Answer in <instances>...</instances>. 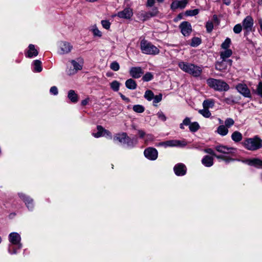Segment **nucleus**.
Segmentation results:
<instances>
[{
    "label": "nucleus",
    "mask_w": 262,
    "mask_h": 262,
    "mask_svg": "<svg viewBox=\"0 0 262 262\" xmlns=\"http://www.w3.org/2000/svg\"><path fill=\"white\" fill-rule=\"evenodd\" d=\"M178 66L182 71L194 77H199L202 73L201 67L191 63L181 61L178 63Z\"/></svg>",
    "instance_id": "f257e3e1"
},
{
    "label": "nucleus",
    "mask_w": 262,
    "mask_h": 262,
    "mask_svg": "<svg viewBox=\"0 0 262 262\" xmlns=\"http://www.w3.org/2000/svg\"><path fill=\"white\" fill-rule=\"evenodd\" d=\"M9 241L10 243L8 247L9 253L11 254H16L17 250L20 249L22 247L20 235L16 232L11 233L9 235Z\"/></svg>",
    "instance_id": "f03ea898"
},
{
    "label": "nucleus",
    "mask_w": 262,
    "mask_h": 262,
    "mask_svg": "<svg viewBox=\"0 0 262 262\" xmlns=\"http://www.w3.org/2000/svg\"><path fill=\"white\" fill-rule=\"evenodd\" d=\"M243 145L247 150L255 151L262 148V140L258 136L246 139Z\"/></svg>",
    "instance_id": "7ed1b4c3"
},
{
    "label": "nucleus",
    "mask_w": 262,
    "mask_h": 262,
    "mask_svg": "<svg viewBox=\"0 0 262 262\" xmlns=\"http://www.w3.org/2000/svg\"><path fill=\"white\" fill-rule=\"evenodd\" d=\"M140 48L142 52L148 55H157L159 53V49L151 42L143 39L140 42Z\"/></svg>",
    "instance_id": "20e7f679"
},
{
    "label": "nucleus",
    "mask_w": 262,
    "mask_h": 262,
    "mask_svg": "<svg viewBox=\"0 0 262 262\" xmlns=\"http://www.w3.org/2000/svg\"><path fill=\"white\" fill-rule=\"evenodd\" d=\"M207 84L211 88L218 91H227L229 86L225 82L214 78H209L207 80Z\"/></svg>",
    "instance_id": "39448f33"
},
{
    "label": "nucleus",
    "mask_w": 262,
    "mask_h": 262,
    "mask_svg": "<svg viewBox=\"0 0 262 262\" xmlns=\"http://www.w3.org/2000/svg\"><path fill=\"white\" fill-rule=\"evenodd\" d=\"M187 145L185 140H170L165 142L159 143L157 145L158 146L167 147H184Z\"/></svg>",
    "instance_id": "423d86ee"
},
{
    "label": "nucleus",
    "mask_w": 262,
    "mask_h": 262,
    "mask_svg": "<svg viewBox=\"0 0 262 262\" xmlns=\"http://www.w3.org/2000/svg\"><path fill=\"white\" fill-rule=\"evenodd\" d=\"M73 49L71 43L66 41H60L58 43L57 53L60 55L69 53Z\"/></svg>",
    "instance_id": "0eeeda50"
},
{
    "label": "nucleus",
    "mask_w": 262,
    "mask_h": 262,
    "mask_svg": "<svg viewBox=\"0 0 262 262\" xmlns=\"http://www.w3.org/2000/svg\"><path fill=\"white\" fill-rule=\"evenodd\" d=\"M215 149L218 152L224 154H234L236 151L235 148L228 147L223 145L216 146Z\"/></svg>",
    "instance_id": "6e6552de"
},
{
    "label": "nucleus",
    "mask_w": 262,
    "mask_h": 262,
    "mask_svg": "<svg viewBox=\"0 0 262 262\" xmlns=\"http://www.w3.org/2000/svg\"><path fill=\"white\" fill-rule=\"evenodd\" d=\"M144 156L150 160H155L158 157V151L152 147L146 148L144 152Z\"/></svg>",
    "instance_id": "1a4fd4ad"
},
{
    "label": "nucleus",
    "mask_w": 262,
    "mask_h": 262,
    "mask_svg": "<svg viewBox=\"0 0 262 262\" xmlns=\"http://www.w3.org/2000/svg\"><path fill=\"white\" fill-rule=\"evenodd\" d=\"M237 91L245 97L250 98L251 93L245 84L239 83L236 86Z\"/></svg>",
    "instance_id": "9d476101"
},
{
    "label": "nucleus",
    "mask_w": 262,
    "mask_h": 262,
    "mask_svg": "<svg viewBox=\"0 0 262 262\" xmlns=\"http://www.w3.org/2000/svg\"><path fill=\"white\" fill-rule=\"evenodd\" d=\"M133 15V10L130 8H126L119 12L116 15L121 18L129 19L132 17Z\"/></svg>",
    "instance_id": "9b49d317"
},
{
    "label": "nucleus",
    "mask_w": 262,
    "mask_h": 262,
    "mask_svg": "<svg viewBox=\"0 0 262 262\" xmlns=\"http://www.w3.org/2000/svg\"><path fill=\"white\" fill-rule=\"evenodd\" d=\"M232 60L231 59L222 60L221 62H217L215 64V68L219 71H224L227 69L228 66L231 67Z\"/></svg>",
    "instance_id": "f8f14e48"
},
{
    "label": "nucleus",
    "mask_w": 262,
    "mask_h": 262,
    "mask_svg": "<svg viewBox=\"0 0 262 262\" xmlns=\"http://www.w3.org/2000/svg\"><path fill=\"white\" fill-rule=\"evenodd\" d=\"M182 33L184 36H189L192 31L191 26L187 21H183L180 25Z\"/></svg>",
    "instance_id": "ddd939ff"
},
{
    "label": "nucleus",
    "mask_w": 262,
    "mask_h": 262,
    "mask_svg": "<svg viewBox=\"0 0 262 262\" xmlns=\"http://www.w3.org/2000/svg\"><path fill=\"white\" fill-rule=\"evenodd\" d=\"M188 3V0L174 1L171 4L170 8L173 10L178 8L184 9Z\"/></svg>",
    "instance_id": "4468645a"
},
{
    "label": "nucleus",
    "mask_w": 262,
    "mask_h": 262,
    "mask_svg": "<svg viewBox=\"0 0 262 262\" xmlns=\"http://www.w3.org/2000/svg\"><path fill=\"white\" fill-rule=\"evenodd\" d=\"M130 75L134 78H139L143 74V71L141 67H132L129 70Z\"/></svg>",
    "instance_id": "2eb2a0df"
},
{
    "label": "nucleus",
    "mask_w": 262,
    "mask_h": 262,
    "mask_svg": "<svg viewBox=\"0 0 262 262\" xmlns=\"http://www.w3.org/2000/svg\"><path fill=\"white\" fill-rule=\"evenodd\" d=\"M253 25V20L250 16H247L243 21V28L247 31H251Z\"/></svg>",
    "instance_id": "dca6fc26"
},
{
    "label": "nucleus",
    "mask_w": 262,
    "mask_h": 262,
    "mask_svg": "<svg viewBox=\"0 0 262 262\" xmlns=\"http://www.w3.org/2000/svg\"><path fill=\"white\" fill-rule=\"evenodd\" d=\"M174 171L177 176H184L186 172V166L182 164H178L174 167Z\"/></svg>",
    "instance_id": "f3484780"
},
{
    "label": "nucleus",
    "mask_w": 262,
    "mask_h": 262,
    "mask_svg": "<svg viewBox=\"0 0 262 262\" xmlns=\"http://www.w3.org/2000/svg\"><path fill=\"white\" fill-rule=\"evenodd\" d=\"M245 162L250 166H253L257 168L262 167V160L259 159L253 158L247 159Z\"/></svg>",
    "instance_id": "a211bd4d"
},
{
    "label": "nucleus",
    "mask_w": 262,
    "mask_h": 262,
    "mask_svg": "<svg viewBox=\"0 0 262 262\" xmlns=\"http://www.w3.org/2000/svg\"><path fill=\"white\" fill-rule=\"evenodd\" d=\"M19 196L25 202L27 207L31 210L33 207V200L23 193H18Z\"/></svg>",
    "instance_id": "6ab92c4d"
},
{
    "label": "nucleus",
    "mask_w": 262,
    "mask_h": 262,
    "mask_svg": "<svg viewBox=\"0 0 262 262\" xmlns=\"http://www.w3.org/2000/svg\"><path fill=\"white\" fill-rule=\"evenodd\" d=\"M38 52L37 49L35 48L34 45L32 44L29 45L28 47V50L26 54V56L28 58H32L36 57L38 55Z\"/></svg>",
    "instance_id": "aec40b11"
},
{
    "label": "nucleus",
    "mask_w": 262,
    "mask_h": 262,
    "mask_svg": "<svg viewBox=\"0 0 262 262\" xmlns=\"http://www.w3.org/2000/svg\"><path fill=\"white\" fill-rule=\"evenodd\" d=\"M114 140L120 143H125L127 142L128 140H129V138L126 133H123L121 134H117L116 136L114 137Z\"/></svg>",
    "instance_id": "412c9836"
},
{
    "label": "nucleus",
    "mask_w": 262,
    "mask_h": 262,
    "mask_svg": "<svg viewBox=\"0 0 262 262\" xmlns=\"http://www.w3.org/2000/svg\"><path fill=\"white\" fill-rule=\"evenodd\" d=\"M68 98L74 103L77 102L78 101V96L75 91L73 90H71L68 92Z\"/></svg>",
    "instance_id": "4be33fe9"
},
{
    "label": "nucleus",
    "mask_w": 262,
    "mask_h": 262,
    "mask_svg": "<svg viewBox=\"0 0 262 262\" xmlns=\"http://www.w3.org/2000/svg\"><path fill=\"white\" fill-rule=\"evenodd\" d=\"M202 164L206 167H210L213 164V159L209 156H205L202 160Z\"/></svg>",
    "instance_id": "5701e85b"
},
{
    "label": "nucleus",
    "mask_w": 262,
    "mask_h": 262,
    "mask_svg": "<svg viewBox=\"0 0 262 262\" xmlns=\"http://www.w3.org/2000/svg\"><path fill=\"white\" fill-rule=\"evenodd\" d=\"M216 132L221 136H225L228 134L229 130L228 128L224 125H221L217 127Z\"/></svg>",
    "instance_id": "b1692460"
},
{
    "label": "nucleus",
    "mask_w": 262,
    "mask_h": 262,
    "mask_svg": "<svg viewBox=\"0 0 262 262\" xmlns=\"http://www.w3.org/2000/svg\"><path fill=\"white\" fill-rule=\"evenodd\" d=\"M137 83L133 79H127L125 82L126 87L130 90H135L137 88Z\"/></svg>",
    "instance_id": "393cba45"
},
{
    "label": "nucleus",
    "mask_w": 262,
    "mask_h": 262,
    "mask_svg": "<svg viewBox=\"0 0 262 262\" xmlns=\"http://www.w3.org/2000/svg\"><path fill=\"white\" fill-rule=\"evenodd\" d=\"M232 54V50L230 49H227L221 52L220 56L222 60H227L226 59L230 57Z\"/></svg>",
    "instance_id": "a878e982"
},
{
    "label": "nucleus",
    "mask_w": 262,
    "mask_h": 262,
    "mask_svg": "<svg viewBox=\"0 0 262 262\" xmlns=\"http://www.w3.org/2000/svg\"><path fill=\"white\" fill-rule=\"evenodd\" d=\"M33 65L34 67V72L38 73L41 72L42 70L41 62L39 60H35L33 62Z\"/></svg>",
    "instance_id": "bb28decb"
},
{
    "label": "nucleus",
    "mask_w": 262,
    "mask_h": 262,
    "mask_svg": "<svg viewBox=\"0 0 262 262\" xmlns=\"http://www.w3.org/2000/svg\"><path fill=\"white\" fill-rule=\"evenodd\" d=\"M242 138L243 136L242 134L238 131L234 132L231 135V139L235 142H238L241 141L242 140Z\"/></svg>",
    "instance_id": "cd10ccee"
},
{
    "label": "nucleus",
    "mask_w": 262,
    "mask_h": 262,
    "mask_svg": "<svg viewBox=\"0 0 262 262\" xmlns=\"http://www.w3.org/2000/svg\"><path fill=\"white\" fill-rule=\"evenodd\" d=\"M214 102L211 99H207L204 101L203 102V106L204 108L208 109L209 108H212L214 106Z\"/></svg>",
    "instance_id": "c85d7f7f"
},
{
    "label": "nucleus",
    "mask_w": 262,
    "mask_h": 262,
    "mask_svg": "<svg viewBox=\"0 0 262 262\" xmlns=\"http://www.w3.org/2000/svg\"><path fill=\"white\" fill-rule=\"evenodd\" d=\"M111 137V133L107 130L103 128L101 126H99V137Z\"/></svg>",
    "instance_id": "c756f323"
},
{
    "label": "nucleus",
    "mask_w": 262,
    "mask_h": 262,
    "mask_svg": "<svg viewBox=\"0 0 262 262\" xmlns=\"http://www.w3.org/2000/svg\"><path fill=\"white\" fill-rule=\"evenodd\" d=\"M189 128L191 132H195L200 128V125L198 122H194L190 124Z\"/></svg>",
    "instance_id": "7c9ffc66"
},
{
    "label": "nucleus",
    "mask_w": 262,
    "mask_h": 262,
    "mask_svg": "<svg viewBox=\"0 0 262 262\" xmlns=\"http://www.w3.org/2000/svg\"><path fill=\"white\" fill-rule=\"evenodd\" d=\"M201 43V39L199 37H193L191 39L190 46L193 47L198 46Z\"/></svg>",
    "instance_id": "2f4dec72"
},
{
    "label": "nucleus",
    "mask_w": 262,
    "mask_h": 262,
    "mask_svg": "<svg viewBox=\"0 0 262 262\" xmlns=\"http://www.w3.org/2000/svg\"><path fill=\"white\" fill-rule=\"evenodd\" d=\"M231 39L229 38H227L225 40V41L222 43V48L225 50L229 49L228 48L231 45Z\"/></svg>",
    "instance_id": "473e14b6"
},
{
    "label": "nucleus",
    "mask_w": 262,
    "mask_h": 262,
    "mask_svg": "<svg viewBox=\"0 0 262 262\" xmlns=\"http://www.w3.org/2000/svg\"><path fill=\"white\" fill-rule=\"evenodd\" d=\"M199 113L205 118H209L211 116V113L208 109L204 108L200 110Z\"/></svg>",
    "instance_id": "72a5a7b5"
},
{
    "label": "nucleus",
    "mask_w": 262,
    "mask_h": 262,
    "mask_svg": "<svg viewBox=\"0 0 262 262\" xmlns=\"http://www.w3.org/2000/svg\"><path fill=\"white\" fill-rule=\"evenodd\" d=\"M134 112L137 113H142L144 111V107L141 105H135L133 107Z\"/></svg>",
    "instance_id": "f704fd0d"
},
{
    "label": "nucleus",
    "mask_w": 262,
    "mask_h": 262,
    "mask_svg": "<svg viewBox=\"0 0 262 262\" xmlns=\"http://www.w3.org/2000/svg\"><path fill=\"white\" fill-rule=\"evenodd\" d=\"M71 62L72 65V67L74 69V70H76V72H77L78 71L82 69V66L75 60H72Z\"/></svg>",
    "instance_id": "c9c22d12"
},
{
    "label": "nucleus",
    "mask_w": 262,
    "mask_h": 262,
    "mask_svg": "<svg viewBox=\"0 0 262 262\" xmlns=\"http://www.w3.org/2000/svg\"><path fill=\"white\" fill-rule=\"evenodd\" d=\"M154 96V94L150 90L146 91L144 94V97L148 101H150L153 99Z\"/></svg>",
    "instance_id": "e433bc0d"
},
{
    "label": "nucleus",
    "mask_w": 262,
    "mask_h": 262,
    "mask_svg": "<svg viewBox=\"0 0 262 262\" xmlns=\"http://www.w3.org/2000/svg\"><path fill=\"white\" fill-rule=\"evenodd\" d=\"M110 85L111 88L114 91H118L119 90L120 87V83L118 81L114 80L111 83Z\"/></svg>",
    "instance_id": "4c0bfd02"
},
{
    "label": "nucleus",
    "mask_w": 262,
    "mask_h": 262,
    "mask_svg": "<svg viewBox=\"0 0 262 262\" xmlns=\"http://www.w3.org/2000/svg\"><path fill=\"white\" fill-rule=\"evenodd\" d=\"M154 76L150 72H147L143 76L142 79L144 81H149L153 79Z\"/></svg>",
    "instance_id": "58836bf2"
},
{
    "label": "nucleus",
    "mask_w": 262,
    "mask_h": 262,
    "mask_svg": "<svg viewBox=\"0 0 262 262\" xmlns=\"http://www.w3.org/2000/svg\"><path fill=\"white\" fill-rule=\"evenodd\" d=\"M110 68L114 71H118L120 69L119 64L117 61H114L111 63Z\"/></svg>",
    "instance_id": "ea45409f"
},
{
    "label": "nucleus",
    "mask_w": 262,
    "mask_h": 262,
    "mask_svg": "<svg viewBox=\"0 0 262 262\" xmlns=\"http://www.w3.org/2000/svg\"><path fill=\"white\" fill-rule=\"evenodd\" d=\"M234 124V121L230 118H227L225 121V126L228 128L230 127Z\"/></svg>",
    "instance_id": "a19ab883"
},
{
    "label": "nucleus",
    "mask_w": 262,
    "mask_h": 262,
    "mask_svg": "<svg viewBox=\"0 0 262 262\" xmlns=\"http://www.w3.org/2000/svg\"><path fill=\"white\" fill-rule=\"evenodd\" d=\"M199 10L196 9L194 10H187L185 12V14L187 16H195L199 13Z\"/></svg>",
    "instance_id": "79ce46f5"
},
{
    "label": "nucleus",
    "mask_w": 262,
    "mask_h": 262,
    "mask_svg": "<svg viewBox=\"0 0 262 262\" xmlns=\"http://www.w3.org/2000/svg\"><path fill=\"white\" fill-rule=\"evenodd\" d=\"M66 73L69 75H73L77 72H76V70H74L72 66H68L66 70Z\"/></svg>",
    "instance_id": "37998d69"
},
{
    "label": "nucleus",
    "mask_w": 262,
    "mask_h": 262,
    "mask_svg": "<svg viewBox=\"0 0 262 262\" xmlns=\"http://www.w3.org/2000/svg\"><path fill=\"white\" fill-rule=\"evenodd\" d=\"M90 30L93 32L94 36L98 35V29L96 25L91 26L90 28Z\"/></svg>",
    "instance_id": "c03bdc74"
},
{
    "label": "nucleus",
    "mask_w": 262,
    "mask_h": 262,
    "mask_svg": "<svg viewBox=\"0 0 262 262\" xmlns=\"http://www.w3.org/2000/svg\"><path fill=\"white\" fill-rule=\"evenodd\" d=\"M149 14L148 12H141L140 13L139 15L142 18L143 20H146L151 17L149 16L148 14Z\"/></svg>",
    "instance_id": "a18cd8bd"
},
{
    "label": "nucleus",
    "mask_w": 262,
    "mask_h": 262,
    "mask_svg": "<svg viewBox=\"0 0 262 262\" xmlns=\"http://www.w3.org/2000/svg\"><path fill=\"white\" fill-rule=\"evenodd\" d=\"M242 30V27L241 24L236 25L233 28V31L235 33H239Z\"/></svg>",
    "instance_id": "49530a36"
},
{
    "label": "nucleus",
    "mask_w": 262,
    "mask_h": 262,
    "mask_svg": "<svg viewBox=\"0 0 262 262\" xmlns=\"http://www.w3.org/2000/svg\"><path fill=\"white\" fill-rule=\"evenodd\" d=\"M158 10L157 8H154L150 12H148L149 14H148L151 17L156 16L158 14Z\"/></svg>",
    "instance_id": "de8ad7c7"
},
{
    "label": "nucleus",
    "mask_w": 262,
    "mask_h": 262,
    "mask_svg": "<svg viewBox=\"0 0 262 262\" xmlns=\"http://www.w3.org/2000/svg\"><path fill=\"white\" fill-rule=\"evenodd\" d=\"M206 28L208 32H211L213 28V25L212 22L208 21L206 23Z\"/></svg>",
    "instance_id": "09e8293b"
},
{
    "label": "nucleus",
    "mask_w": 262,
    "mask_h": 262,
    "mask_svg": "<svg viewBox=\"0 0 262 262\" xmlns=\"http://www.w3.org/2000/svg\"><path fill=\"white\" fill-rule=\"evenodd\" d=\"M101 25L104 28L108 29L110 27L111 23L108 20H103L101 21Z\"/></svg>",
    "instance_id": "8fccbe9b"
},
{
    "label": "nucleus",
    "mask_w": 262,
    "mask_h": 262,
    "mask_svg": "<svg viewBox=\"0 0 262 262\" xmlns=\"http://www.w3.org/2000/svg\"><path fill=\"white\" fill-rule=\"evenodd\" d=\"M162 95L161 94H160L158 95H156L154 96V103H159V102H160L162 100Z\"/></svg>",
    "instance_id": "3c124183"
},
{
    "label": "nucleus",
    "mask_w": 262,
    "mask_h": 262,
    "mask_svg": "<svg viewBox=\"0 0 262 262\" xmlns=\"http://www.w3.org/2000/svg\"><path fill=\"white\" fill-rule=\"evenodd\" d=\"M50 92L54 95H57L58 94L57 88L56 86H52L50 89Z\"/></svg>",
    "instance_id": "603ef678"
},
{
    "label": "nucleus",
    "mask_w": 262,
    "mask_h": 262,
    "mask_svg": "<svg viewBox=\"0 0 262 262\" xmlns=\"http://www.w3.org/2000/svg\"><path fill=\"white\" fill-rule=\"evenodd\" d=\"M157 115L158 118L163 121H165L166 120V116L162 112H158Z\"/></svg>",
    "instance_id": "864d4df0"
},
{
    "label": "nucleus",
    "mask_w": 262,
    "mask_h": 262,
    "mask_svg": "<svg viewBox=\"0 0 262 262\" xmlns=\"http://www.w3.org/2000/svg\"><path fill=\"white\" fill-rule=\"evenodd\" d=\"M257 93L262 97V82H259L257 85Z\"/></svg>",
    "instance_id": "5fc2aeb1"
},
{
    "label": "nucleus",
    "mask_w": 262,
    "mask_h": 262,
    "mask_svg": "<svg viewBox=\"0 0 262 262\" xmlns=\"http://www.w3.org/2000/svg\"><path fill=\"white\" fill-rule=\"evenodd\" d=\"M154 136L151 134H147L145 136V142L151 141L154 140Z\"/></svg>",
    "instance_id": "6e6d98bb"
},
{
    "label": "nucleus",
    "mask_w": 262,
    "mask_h": 262,
    "mask_svg": "<svg viewBox=\"0 0 262 262\" xmlns=\"http://www.w3.org/2000/svg\"><path fill=\"white\" fill-rule=\"evenodd\" d=\"M224 101L228 104H232L235 103V101L231 98H226L224 99Z\"/></svg>",
    "instance_id": "4d7b16f0"
},
{
    "label": "nucleus",
    "mask_w": 262,
    "mask_h": 262,
    "mask_svg": "<svg viewBox=\"0 0 262 262\" xmlns=\"http://www.w3.org/2000/svg\"><path fill=\"white\" fill-rule=\"evenodd\" d=\"M183 123L185 125H189V126L190 124H191V121H190V118L186 117L183 120Z\"/></svg>",
    "instance_id": "13d9d810"
},
{
    "label": "nucleus",
    "mask_w": 262,
    "mask_h": 262,
    "mask_svg": "<svg viewBox=\"0 0 262 262\" xmlns=\"http://www.w3.org/2000/svg\"><path fill=\"white\" fill-rule=\"evenodd\" d=\"M204 151L207 154L212 155L214 156L215 154L214 153V152L213 151V150H212V149H211V148H206V149H204Z\"/></svg>",
    "instance_id": "bf43d9fd"
},
{
    "label": "nucleus",
    "mask_w": 262,
    "mask_h": 262,
    "mask_svg": "<svg viewBox=\"0 0 262 262\" xmlns=\"http://www.w3.org/2000/svg\"><path fill=\"white\" fill-rule=\"evenodd\" d=\"M138 134L141 138H143L145 135V133L142 130H138Z\"/></svg>",
    "instance_id": "052dcab7"
},
{
    "label": "nucleus",
    "mask_w": 262,
    "mask_h": 262,
    "mask_svg": "<svg viewBox=\"0 0 262 262\" xmlns=\"http://www.w3.org/2000/svg\"><path fill=\"white\" fill-rule=\"evenodd\" d=\"M213 20L214 22V23L216 24H215L216 25H219V24L220 23V21H219V20L218 19V17H217V15H214L213 16Z\"/></svg>",
    "instance_id": "680f3d73"
},
{
    "label": "nucleus",
    "mask_w": 262,
    "mask_h": 262,
    "mask_svg": "<svg viewBox=\"0 0 262 262\" xmlns=\"http://www.w3.org/2000/svg\"><path fill=\"white\" fill-rule=\"evenodd\" d=\"M155 3V0H147V6L148 7H151Z\"/></svg>",
    "instance_id": "e2e57ef3"
},
{
    "label": "nucleus",
    "mask_w": 262,
    "mask_h": 262,
    "mask_svg": "<svg viewBox=\"0 0 262 262\" xmlns=\"http://www.w3.org/2000/svg\"><path fill=\"white\" fill-rule=\"evenodd\" d=\"M223 160L225 161L226 163H229L231 161H233L234 160L233 159L225 156V159H224Z\"/></svg>",
    "instance_id": "0e129e2a"
},
{
    "label": "nucleus",
    "mask_w": 262,
    "mask_h": 262,
    "mask_svg": "<svg viewBox=\"0 0 262 262\" xmlns=\"http://www.w3.org/2000/svg\"><path fill=\"white\" fill-rule=\"evenodd\" d=\"M214 156L218 159H222L223 160V159H225V156L223 155H216L215 154Z\"/></svg>",
    "instance_id": "69168bd1"
},
{
    "label": "nucleus",
    "mask_w": 262,
    "mask_h": 262,
    "mask_svg": "<svg viewBox=\"0 0 262 262\" xmlns=\"http://www.w3.org/2000/svg\"><path fill=\"white\" fill-rule=\"evenodd\" d=\"M120 96L123 100H124V101H125L127 102H129V99L128 98L126 97L125 96L123 95L122 94H121Z\"/></svg>",
    "instance_id": "338daca9"
},
{
    "label": "nucleus",
    "mask_w": 262,
    "mask_h": 262,
    "mask_svg": "<svg viewBox=\"0 0 262 262\" xmlns=\"http://www.w3.org/2000/svg\"><path fill=\"white\" fill-rule=\"evenodd\" d=\"M88 102V101L87 99H84V100H83L82 101H81V105H85L87 104Z\"/></svg>",
    "instance_id": "774afa93"
}]
</instances>
